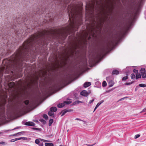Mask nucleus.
<instances>
[{"label": "nucleus", "mask_w": 146, "mask_h": 146, "mask_svg": "<svg viewBox=\"0 0 146 146\" xmlns=\"http://www.w3.org/2000/svg\"><path fill=\"white\" fill-rule=\"evenodd\" d=\"M68 15L69 16V19L71 20V18H73L74 17V15L76 14H77L78 12L76 11L75 8L74 7H71V6H69L68 7Z\"/></svg>", "instance_id": "nucleus-1"}, {"label": "nucleus", "mask_w": 146, "mask_h": 146, "mask_svg": "<svg viewBox=\"0 0 146 146\" xmlns=\"http://www.w3.org/2000/svg\"><path fill=\"white\" fill-rule=\"evenodd\" d=\"M80 94L86 97L88 95V94L86 90H83L80 92Z\"/></svg>", "instance_id": "nucleus-2"}, {"label": "nucleus", "mask_w": 146, "mask_h": 146, "mask_svg": "<svg viewBox=\"0 0 146 146\" xmlns=\"http://www.w3.org/2000/svg\"><path fill=\"white\" fill-rule=\"evenodd\" d=\"M25 125L28 126H34L35 125V124L33 122L29 121L27 122Z\"/></svg>", "instance_id": "nucleus-3"}, {"label": "nucleus", "mask_w": 146, "mask_h": 146, "mask_svg": "<svg viewBox=\"0 0 146 146\" xmlns=\"http://www.w3.org/2000/svg\"><path fill=\"white\" fill-rule=\"evenodd\" d=\"M91 85V82H86L84 83V86L85 88H87L90 86Z\"/></svg>", "instance_id": "nucleus-4"}, {"label": "nucleus", "mask_w": 146, "mask_h": 146, "mask_svg": "<svg viewBox=\"0 0 146 146\" xmlns=\"http://www.w3.org/2000/svg\"><path fill=\"white\" fill-rule=\"evenodd\" d=\"M46 140H45L43 139H42L40 140V141L39 144H38V145L40 146H43V143L42 142V141H43L44 142H46Z\"/></svg>", "instance_id": "nucleus-5"}, {"label": "nucleus", "mask_w": 146, "mask_h": 146, "mask_svg": "<svg viewBox=\"0 0 146 146\" xmlns=\"http://www.w3.org/2000/svg\"><path fill=\"white\" fill-rule=\"evenodd\" d=\"M104 101H102V102H99V103H98L96 105V106L95 107V108H94V110L93 111V112H94V111H95V110H96V109L98 107V106L100 105Z\"/></svg>", "instance_id": "nucleus-6"}, {"label": "nucleus", "mask_w": 146, "mask_h": 146, "mask_svg": "<svg viewBox=\"0 0 146 146\" xmlns=\"http://www.w3.org/2000/svg\"><path fill=\"white\" fill-rule=\"evenodd\" d=\"M28 45V42L26 43V42H25L23 44V46L22 48L23 50L24 49H26L27 48V46Z\"/></svg>", "instance_id": "nucleus-7"}, {"label": "nucleus", "mask_w": 146, "mask_h": 146, "mask_svg": "<svg viewBox=\"0 0 146 146\" xmlns=\"http://www.w3.org/2000/svg\"><path fill=\"white\" fill-rule=\"evenodd\" d=\"M119 74V71H118L117 70H113L112 73V74L113 75H114V74L117 75V74Z\"/></svg>", "instance_id": "nucleus-8"}, {"label": "nucleus", "mask_w": 146, "mask_h": 146, "mask_svg": "<svg viewBox=\"0 0 146 146\" xmlns=\"http://www.w3.org/2000/svg\"><path fill=\"white\" fill-rule=\"evenodd\" d=\"M50 110L52 111L53 112H56L57 110V108L56 107H53L50 108Z\"/></svg>", "instance_id": "nucleus-9"}, {"label": "nucleus", "mask_w": 146, "mask_h": 146, "mask_svg": "<svg viewBox=\"0 0 146 146\" xmlns=\"http://www.w3.org/2000/svg\"><path fill=\"white\" fill-rule=\"evenodd\" d=\"M136 79H137L138 78H141V75L140 73L137 72L136 74Z\"/></svg>", "instance_id": "nucleus-10"}, {"label": "nucleus", "mask_w": 146, "mask_h": 146, "mask_svg": "<svg viewBox=\"0 0 146 146\" xmlns=\"http://www.w3.org/2000/svg\"><path fill=\"white\" fill-rule=\"evenodd\" d=\"M114 83L112 81H110L109 83V87H112L114 85Z\"/></svg>", "instance_id": "nucleus-11"}, {"label": "nucleus", "mask_w": 146, "mask_h": 146, "mask_svg": "<svg viewBox=\"0 0 146 146\" xmlns=\"http://www.w3.org/2000/svg\"><path fill=\"white\" fill-rule=\"evenodd\" d=\"M64 106V103L59 104L57 105L58 107L59 108H61L63 107Z\"/></svg>", "instance_id": "nucleus-12"}, {"label": "nucleus", "mask_w": 146, "mask_h": 146, "mask_svg": "<svg viewBox=\"0 0 146 146\" xmlns=\"http://www.w3.org/2000/svg\"><path fill=\"white\" fill-rule=\"evenodd\" d=\"M45 146H53V144L51 143H45Z\"/></svg>", "instance_id": "nucleus-13"}, {"label": "nucleus", "mask_w": 146, "mask_h": 146, "mask_svg": "<svg viewBox=\"0 0 146 146\" xmlns=\"http://www.w3.org/2000/svg\"><path fill=\"white\" fill-rule=\"evenodd\" d=\"M72 111V110H67L63 112L61 115L62 116L64 115L67 112H69Z\"/></svg>", "instance_id": "nucleus-14"}, {"label": "nucleus", "mask_w": 146, "mask_h": 146, "mask_svg": "<svg viewBox=\"0 0 146 146\" xmlns=\"http://www.w3.org/2000/svg\"><path fill=\"white\" fill-rule=\"evenodd\" d=\"M72 111V110H67L63 112L61 115L62 116L64 115L67 112H69Z\"/></svg>", "instance_id": "nucleus-15"}, {"label": "nucleus", "mask_w": 146, "mask_h": 146, "mask_svg": "<svg viewBox=\"0 0 146 146\" xmlns=\"http://www.w3.org/2000/svg\"><path fill=\"white\" fill-rule=\"evenodd\" d=\"M72 111V110H67L63 112L61 115L62 116L64 115L67 112H69Z\"/></svg>", "instance_id": "nucleus-16"}, {"label": "nucleus", "mask_w": 146, "mask_h": 146, "mask_svg": "<svg viewBox=\"0 0 146 146\" xmlns=\"http://www.w3.org/2000/svg\"><path fill=\"white\" fill-rule=\"evenodd\" d=\"M53 120L52 119H50L49 120V124L48 125L49 126H50L53 123Z\"/></svg>", "instance_id": "nucleus-17"}, {"label": "nucleus", "mask_w": 146, "mask_h": 146, "mask_svg": "<svg viewBox=\"0 0 146 146\" xmlns=\"http://www.w3.org/2000/svg\"><path fill=\"white\" fill-rule=\"evenodd\" d=\"M141 76L143 78H146V73H142L141 72Z\"/></svg>", "instance_id": "nucleus-18"}, {"label": "nucleus", "mask_w": 146, "mask_h": 146, "mask_svg": "<svg viewBox=\"0 0 146 146\" xmlns=\"http://www.w3.org/2000/svg\"><path fill=\"white\" fill-rule=\"evenodd\" d=\"M48 114L49 116H52L54 114V112L50 110V111L48 112Z\"/></svg>", "instance_id": "nucleus-19"}, {"label": "nucleus", "mask_w": 146, "mask_h": 146, "mask_svg": "<svg viewBox=\"0 0 146 146\" xmlns=\"http://www.w3.org/2000/svg\"><path fill=\"white\" fill-rule=\"evenodd\" d=\"M107 84L106 81H104L103 82L102 86L103 87H105L107 86Z\"/></svg>", "instance_id": "nucleus-20"}, {"label": "nucleus", "mask_w": 146, "mask_h": 146, "mask_svg": "<svg viewBox=\"0 0 146 146\" xmlns=\"http://www.w3.org/2000/svg\"><path fill=\"white\" fill-rule=\"evenodd\" d=\"M131 79H134L135 78V76L134 74H132L131 75Z\"/></svg>", "instance_id": "nucleus-21"}, {"label": "nucleus", "mask_w": 146, "mask_h": 146, "mask_svg": "<svg viewBox=\"0 0 146 146\" xmlns=\"http://www.w3.org/2000/svg\"><path fill=\"white\" fill-rule=\"evenodd\" d=\"M139 86L141 87H146V85L144 84H140L139 85Z\"/></svg>", "instance_id": "nucleus-22"}, {"label": "nucleus", "mask_w": 146, "mask_h": 146, "mask_svg": "<svg viewBox=\"0 0 146 146\" xmlns=\"http://www.w3.org/2000/svg\"><path fill=\"white\" fill-rule=\"evenodd\" d=\"M40 141H39V140L38 139H36V140H35V143L36 144H37L38 145V144H39V142H40Z\"/></svg>", "instance_id": "nucleus-23"}, {"label": "nucleus", "mask_w": 146, "mask_h": 146, "mask_svg": "<svg viewBox=\"0 0 146 146\" xmlns=\"http://www.w3.org/2000/svg\"><path fill=\"white\" fill-rule=\"evenodd\" d=\"M128 78V77L127 76H125L123 77V78L122 79V80L124 81L125 80H126Z\"/></svg>", "instance_id": "nucleus-24"}, {"label": "nucleus", "mask_w": 146, "mask_h": 146, "mask_svg": "<svg viewBox=\"0 0 146 146\" xmlns=\"http://www.w3.org/2000/svg\"><path fill=\"white\" fill-rule=\"evenodd\" d=\"M141 72H142V73H145V69L144 68H141Z\"/></svg>", "instance_id": "nucleus-25"}, {"label": "nucleus", "mask_w": 146, "mask_h": 146, "mask_svg": "<svg viewBox=\"0 0 146 146\" xmlns=\"http://www.w3.org/2000/svg\"><path fill=\"white\" fill-rule=\"evenodd\" d=\"M133 83V82H127L125 84V85H129L132 84Z\"/></svg>", "instance_id": "nucleus-26"}, {"label": "nucleus", "mask_w": 146, "mask_h": 146, "mask_svg": "<svg viewBox=\"0 0 146 146\" xmlns=\"http://www.w3.org/2000/svg\"><path fill=\"white\" fill-rule=\"evenodd\" d=\"M83 102H81L80 101L78 100V101H76L75 102V104H79L80 103H83Z\"/></svg>", "instance_id": "nucleus-27"}, {"label": "nucleus", "mask_w": 146, "mask_h": 146, "mask_svg": "<svg viewBox=\"0 0 146 146\" xmlns=\"http://www.w3.org/2000/svg\"><path fill=\"white\" fill-rule=\"evenodd\" d=\"M140 136V135L139 134L136 135L135 136L134 138L135 139H137Z\"/></svg>", "instance_id": "nucleus-28"}, {"label": "nucleus", "mask_w": 146, "mask_h": 146, "mask_svg": "<svg viewBox=\"0 0 146 146\" xmlns=\"http://www.w3.org/2000/svg\"><path fill=\"white\" fill-rule=\"evenodd\" d=\"M40 37V35H37L36 36V35L35 36H34V38L33 39H36L37 38H39V37Z\"/></svg>", "instance_id": "nucleus-29"}, {"label": "nucleus", "mask_w": 146, "mask_h": 146, "mask_svg": "<svg viewBox=\"0 0 146 146\" xmlns=\"http://www.w3.org/2000/svg\"><path fill=\"white\" fill-rule=\"evenodd\" d=\"M64 103L66 104H69L71 103V102L70 101H65L64 102Z\"/></svg>", "instance_id": "nucleus-30"}, {"label": "nucleus", "mask_w": 146, "mask_h": 146, "mask_svg": "<svg viewBox=\"0 0 146 146\" xmlns=\"http://www.w3.org/2000/svg\"><path fill=\"white\" fill-rule=\"evenodd\" d=\"M24 103L26 105H28L29 103V101L28 100H26L25 101Z\"/></svg>", "instance_id": "nucleus-31"}, {"label": "nucleus", "mask_w": 146, "mask_h": 146, "mask_svg": "<svg viewBox=\"0 0 146 146\" xmlns=\"http://www.w3.org/2000/svg\"><path fill=\"white\" fill-rule=\"evenodd\" d=\"M6 143L4 142H0V145H5Z\"/></svg>", "instance_id": "nucleus-32"}, {"label": "nucleus", "mask_w": 146, "mask_h": 146, "mask_svg": "<svg viewBox=\"0 0 146 146\" xmlns=\"http://www.w3.org/2000/svg\"><path fill=\"white\" fill-rule=\"evenodd\" d=\"M43 117L46 119L48 118V116L46 114H44L43 115Z\"/></svg>", "instance_id": "nucleus-33"}, {"label": "nucleus", "mask_w": 146, "mask_h": 146, "mask_svg": "<svg viewBox=\"0 0 146 146\" xmlns=\"http://www.w3.org/2000/svg\"><path fill=\"white\" fill-rule=\"evenodd\" d=\"M81 15H82V12L81 11V10H80L79 13V15L80 17H81Z\"/></svg>", "instance_id": "nucleus-34"}, {"label": "nucleus", "mask_w": 146, "mask_h": 146, "mask_svg": "<svg viewBox=\"0 0 146 146\" xmlns=\"http://www.w3.org/2000/svg\"><path fill=\"white\" fill-rule=\"evenodd\" d=\"M94 99H92V100H90L89 101V103L90 104H91L94 101Z\"/></svg>", "instance_id": "nucleus-35"}, {"label": "nucleus", "mask_w": 146, "mask_h": 146, "mask_svg": "<svg viewBox=\"0 0 146 146\" xmlns=\"http://www.w3.org/2000/svg\"><path fill=\"white\" fill-rule=\"evenodd\" d=\"M21 133H22V132H19V133H15V134H14V135H13L15 136V135H17L18 134H21Z\"/></svg>", "instance_id": "nucleus-36"}, {"label": "nucleus", "mask_w": 146, "mask_h": 146, "mask_svg": "<svg viewBox=\"0 0 146 146\" xmlns=\"http://www.w3.org/2000/svg\"><path fill=\"white\" fill-rule=\"evenodd\" d=\"M27 139L26 137H21V139H23V140H25Z\"/></svg>", "instance_id": "nucleus-37"}, {"label": "nucleus", "mask_w": 146, "mask_h": 146, "mask_svg": "<svg viewBox=\"0 0 146 146\" xmlns=\"http://www.w3.org/2000/svg\"><path fill=\"white\" fill-rule=\"evenodd\" d=\"M133 72H135V73H137L138 72V70H135V69H134L133 70Z\"/></svg>", "instance_id": "nucleus-38"}, {"label": "nucleus", "mask_w": 146, "mask_h": 146, "mask_svg": "<svg viewBox=\"0 0 146 146\" xmlns=\"http://www.w3.org/2000/svg\"><path fill=\"white\" fill-rule=\"evenodd\" d=\"M96 143H94V144H92V145H90V144H86V145L88 146H93Z\"/></svg>", "instance_id": "nucleus-39"}, {"label": "nucleus", "mask_w": 146, "mask_h": 146, "mask_svg": "<svg viewBox=\"0 0 146 146\" xmlns=\"http://www.w3.org/2000/svg\"><path fill=\"white\" fill-rule=\"evenodd\" d=\"M15 139H12L11 140V142H15Z\"/></svg>", "instance_id": "nucleus-40"}, {"label": "nucleus", "mask_w": 146, "mask_h": 146, "mask_svg": "<svg viewBox=\"0 0 146 146\" xmlns=\"http://www.w3.org/2000/svg\"><path fill=\"white\" fill-rule=\"evenodd\" d=\"M15 141L17 140H21V137L19 138H15Z\"/></svg>", "instance_id": "nucleus-41"}, {"label": "nucleus", "mask_w": 146, "mask_h": 146, "mask_svg": "<svg viewBox=\"0 0 146 146\" xmlns=\"http://www.w3.org/2000/svg\"><path fill=\"white\" fill-rule=\"evenodd\" d=\"M143 111H144L145 112L146 111V108L143 110ZM145 114H146V113Z\"/></svg>", "instance_id": "nucleus-42"}, {"label": "nucleus", "mask_w": 146, "mask_h": 146, "mask_svg": "<svg viewBox=\"0 0 146 146\" xmlns=\"http://www.w3.org/2000/svg\"><path fill=\"white\" fill-rule=\"evenodd\" d=\"M75 120H81L80 119H79V118H76V119H75Z\"/></svg>", "instance_id": "nucleus-43"}, {"label": "nucleus", "mask_w": 146, "mask_h": 146, "mask_svg": "<svg viewBox=\"0 0 146 146\" xmlns=\"http://www.w3.org/2000/svg\"><path fill=\"white\" fill-rule=\"evenodd\" d=\"M143 112H144V111H143V110L142 111H141V112H140V113H142Z\"/></svg>", "instance_id": "nucleus-44"}, {"label": "nucleus", "mask_w": 146, "mask_h": 146, "mask_svg": "<svg viewBox=\"0 0 146 146\" xmlns=\"http://www.w3.org/2000/svg\"><path fill=\"white\" fill-rule=\"evenodd\" d=\"M2 71V70L0 69V73H1Z\"/></svg>", "instance_id": "nucleus-45"}, {"label": "nucleus", "mask_w": 146, "mask_h": 146, "mask_svg": "<svg viewBox=\"0 0 146 146\" xmlns=\"http://www.w3.org/2000/svg\"><path fill=\"white\" fill-rule=\"evenodd\" d=\"M124 98H122L121 99V100H123V99H124Z\"/></svg>", "instance_id": "nucleus-46"}, {"label": "nucleus", "mask_w": 146, "mask_h": 146, "mask_svg": "<svg viewBox=\"0 0 146 146\" xmlns=\"http://www.w3.org/2000/svg\"><path fill=\"white\" fill-rule=\"evenodd\" d=\"M17 128H17H17H14V129H17Z\"/></svg>", "instance_id": "nucleus-47"}]
</instances>
